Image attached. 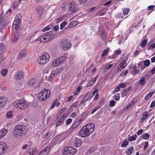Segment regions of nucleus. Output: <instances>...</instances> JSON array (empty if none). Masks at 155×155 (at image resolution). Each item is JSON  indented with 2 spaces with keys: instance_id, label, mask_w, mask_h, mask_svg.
I'll return each mask as SVG.
<instances>
[{
  "instance_id": "19",
  "label": "nucleus",
  "mask_w": 155,
  "mask_h": 155,
  "mask_svg": "<svg viewBox=\"0 0 155 155\" xmlns=\"http://www.w3.org/2000/svg\"><path fill=\"white\" fill-rule=\"evenodd\" d=\"M127 66L126 61L125 60H122L120 64L117 66L118 70L119 71L120 69H123Z\"/></svg>"
},
{
  "instance_id": "61",
  "label": "nucleus",
  "mask_w": 155,
  "mask_h": 155,
  "mask_svg": "<svg viewBox=\"0 0 155 155\" xmlns=\"http://www.w3.org/2000/svg\"><path fill=\"white\" fill-rule=\"evenodd\" d=\"M54 103V104L56 106V107H58L60 104V103L57 100Z\"/></svg>"
},
{
  "instance_id": "20",
  "label": "nucleus",
  "mask_w": 155,
  "mask_h": 155,
  "mask_svg": "<svg viewBox=\"0 0 155 155\" xmlns=\"http://www.w3.org/2000/svg\"><path fill=\"white\" fill-rule=\"evenodd\" d=\"M24 75V73L22 71H18L15 75V78L17 80L21 79L23 78Z\"/></svg>"
},
{
  "instance_id": "18",
  "label": "nucleus",
  "mask_w": 155,
  "mask_h": 155,
  "mask_svg": "<svg viewBox=\"0 0 155 155\" xmlns=\"http://www.w3.org/2000/svg\"><path fill=\"white\" fill-rule=\"evenodd\" d=\"M36 82L37 81L36 80L32 78L28 83V86L31 87H37Z\"/></svg>"
},
{
  "instance_id": "31",
  "label": "nucleus",
  "mask_w": 155,
  "mask_h": 155,
  "mask_svg": "<svg viewBox=\"0 0 155 155\" xmlns=\"http://www.w3.org/2000/svg\"><path fill=\"white\" fill-rule=\"evenodd\" d=\"M137 136L135 134L132 136H129L128 138V140L129 141H132L135 140L137 138Z\"/></svg>"
},
{
  "instance_id": "42",
  "label": "nucleus",
  "mask_w": 155,
  "mask_h": 155,
  "mask_svg": "<svg viewBox=\"0 0 155 155\" xmlns=\"http://www.w3.org/2000/svg\"><path fill=\"white\" fill-rule=\"evenodd\" d=\"M114 97L116 101H119L120 98V94L119 93L116 94L114 95Z\"/></svg>"
},
{
  "instance_id": "23",
  "label": "nucleus",
  "mask_w": 155,
  "mask_h": 155,
  "mask_svg": "<svg viewBox=\"0 0 155 155\" xmlns=\"http://www.w3.org/2000/svg\"><path fill=\"white\" fill-rule=\"evenodd\" d=\"M131 88L130 87H129L128 88L125 89L121 93V97H124L126 96L128 92L130 90Z\"/></svg>"
},
{
  "instance_id": "13",
  "label": "nucleus",
  "mask_w": 155,
  "mask_h": 155,
  "mask_svg": "<svg viewBox=\"0 0 155 155\" xmlns=\"http://www.w3.org/2000/svg\"><path fill=\"white\" fill-rule=\"evenodd\" d=\"M21 21L20 19H16L14 22L13 28H14L16 30L18 28L21 24Z\"/></svg>"
},
{
  "instance_id": "2",
  "label": "nucleus",
  "mask_w": 155,
  "mask_h": 155,
  "mask_svg": "<svg viewBox=\"0 0 155 155\" xmlns=\"http://www.w3.org/2000/svg\"><path fill=\"white\" fill-rule=\"evenodd\" d=\"M25 127L22 125H18L15 127L13 134L15 137L20 138L25 136L26 134Z\"/></svg>"
},
{
  "instance_id": "3",
  "label": "nucleus",
  "mask_w": 155,
  "mask_h": 155,
  "mask_svg": "<svg viewBox=\"0 0 155 155\" xmlns=\"http://www.w3.org/2000/svg\"><path fill=\"white\" fill-rule=\"evenodd\" d=\"M51 94L50 90L45 89L43 90L38 94V98L40 101H44L49 97Z\"/></svg>"
},
{
  "instance_id": "43",
  "label": "nucleus",
  "mask_w": 155,
  "mask_h": 155,
  "mask_svg": "<svg viewBox=\"0 0 155 155\" xmlns=\"http://www.w3.org/2000/svg\"><path fill=\"white\" fill-rule=\"evenodd\" d=\"M150 62L149 60L147 59L145 60L144 61V65L145 66L147 67L150 64Z\"/></svg>"
},
{
  "instance_id": "55",
  "label": "nucleus",
  "mask_w": 155,
  "mask_h": 155,
  "mask_svg": "<svg viewBox=\"0 0 155 155\" xmlns=\"http://www.w3.org/2000/svg\"><path fill=\"white\" fill-rule=\"evenodd\" d=\"M98 75H97L96 77L92 78L91 79V81L92 82H93V83H94V82L97 80V78L98 77Z\"/></svg>"
},
{
  "instance_id": "27",
  "label": "nucleus",
  "mask_w": 155,
  "mask_h": 155,
  "mask_svg": "<svg viewBox=\"0 0 155 155\" xmlns=\"http://www.w3.org/2000/svg\"><path fill=\"white\" fill-rule=\"evenodd\" d=\"M18 38L19 34L17 32L15 33L14 34V39L13 40H12L13 42L14 43L16 42Z\"/></svg>"
},
{
  "instance_id": "5",
  "label": "nucleus",
  "mask_w": 155,
  "mask_h": 155,
  "mask_svg": "<svg viewBox=\"0 0 155 155\" xmlns=\"http://www.w3.org/2000/svg\"><path fill=\"white\" fill-rule=\"evenodd\" d=\"M14 105L16 107L19 108L21 109H25L28 106V104L25 100L22 99L15 102Z\"/></svg>"
},
{
  "instance_id": "54",
  "label": "nucleus",
  "mask_w": 155,
  "mask_h": 155,
  "mask_svg": "<svg viewBox=\"0 0 155 155\" xmlns=\"http://www.w3.org/2000/svg\"><path fill=\"white\" fill-rule=\"evenodd\" d=\"M94 84L93 82H92L91 81H90L87 84V86L89 87L93 85Z\"/></svg>"
},
{
  "instance_id": "57",
  "label": "nucleus",
  "mask_w": 155,
  "mask_h": 155,
  "mask_svg": "<svg viewBox=\"0 0 155 155\" xmlns=\"http://www.w3.org/2000/svg\"><path fill=\"white\" fill-rule=\"evenodd\" d=\"M66 114H64L63 116L60 119L61 120V121L63 122L64 120L66 119Z\"/></svg>"
},
{
  "instance_id": "32",
  "label": "nucleus",
  "mask_w": 155,
  "mask_h": 155,
  "mask_svg": "<svg viewBox=\"0 0 155 155\" xmlns=\"http://www.w3.org/2000/svg\"><path fill=\"white\" fill-rule=\"evenodd\" d=\"M6 116L8 119H11L12 117V113L11 111H8L6 114Z\"/></svg>"
},
{
  "instance_id": "63",
  "label": "nucleus",
  "mask_w": 155,
  "mask_h": 155,
  "mask_svg": "<svg viewBox=\"0 0 155 155\" xmlns=\"http://www.w3.org/2000/svg\"><path fill=\"white\" fill-rule=\"evenodd\" d=\"M78 104V101H77L74 103L72 105V106H73L74 107H77V105Z\"/></svg>"
},
{
  "instance_id": "29",
  "label": "nucleus",
  "mask_w": 155,
  "mask_h": 155,
  "mask_svg": "<svg viewBox=\"0 0 155 155\" xmlns=\"http://www.w3.org/2000/svg\"><path fill=\"white\" fill-rule=\"evenodd\" d=\"M155 91L154 90H153L152 92L148 94L145 97V100L148 99L150 97L152 96V95L155 93Z\"/></svg>"
},
{
  "instance_id": "58",
  "label": "nucleus",
  "mask_w": 155,
  "mask_h": 155,
  "mask_svg": "<svg viewBox=\"0 0 155 155\" xmlns=\"http://www.w3.org/2000/svg\"><path fill=\"white\" fill-rule=\"evenodd\" d=\"M155 7V6L154 5H150L149 6L147 7V10L148 11L150 10L153 9V8Z\"/></svg>"
},
{
  "instance_id": "38",
  "label": "nucleus",
  "mask_w": 155,
  "mask_h": 155,
  "mask_svg": "<svg viewBox=\"0 0 155 155\" xmlns=\"http://www.w3.org/2000/svg\"><path fill=\"white\" fill-rule=\"evenodd\" d=\"M5 24L4 21L2 19V17L1 15H0V26H2Z\"/></svg>"
},
{
  "instance_id": "40",
  "label": "nucleus",
  "mask_w": 155,
  "mask_h": 155,
  "mask_svg": "<svg viewBox=\"0 0 155 155\" xmlns=\"http://www.w3.org/2000/svg\"><path fill=\"white\" fill-rule=\"evenodd\" d=\"M8 72V70L6 69L2 70L1 71V73L2 75L5 76L7 74Z\"/></svg>"
},
{
  "instance_id": "36",
  "label": "nucleus",
  "mask_w": 155,
  "mask_h": 155,
  "mask_svg": "<svg viewBox=\"0 0 155 155\" xmlns=\"http://www.w3.org/2000/svg\"><path fill=\"white\" fill-rule=\"evenodd\" d=\"M121 53V51L119 50H116L115 51V53L114 54L112 55L111 56H109V58H113L114 57V55L116 54L117 55H118L119 54H120Z\"/></svg>"
},
{
  "instance_id": "11",
  "label": "nucleus",
  "mask_w": 155,
  "mask_h": 155,
  "mask_svg": "<svg viewBox=\"0 0 155 155\" xmlns=\"http://www.w3.org/2000/svg\"><path fill=\"white\" fill-rule=\"evenodd\" d=\"M82 119L81 117L77 118L72 126V127L75 129L78 127L81 123Z\"/></svg>"
},
{
  "instance_id": "47",
  "label": "nucleus",
  "mask_w": 155,
  "mask_h": 155,
  "mask_svg": "<svg viewBox=\"0 0 155 155\" xmlns=\"http://www.w3.org/2000/svg\"><path fill=\"white\" fill-rule=\"evenodd\" d=\"M65 18V16L63 15L62 17L59 18L56 20V22H58L61 20H63Z\"/></svg>"
},
{
  "instance_id": "17",
  "label": "nucleus",
  "mask_w": 155,
  "mask_h": 155,
  "mask_svg": "<svg viewBox=\"0 0 155 155\" xmlns=\"http://www.w3.org/2000/svg\"><path fill=\"white\" fill-rule=\"evenodd\" d=\"M131 73L134 74L135 75L138 74L139 72V70L137 69V67L135 65H133L132 67L130 68Z\"/></svg>"
},
{
  "instance_id": "35",
  "label": "nucleus",
  "mask_w": 155,
  "mask_h": 155,
  "mask_svg": "<svg viewBox=\"0 0 155 155\" xmlns=\"http://www.w3.org/2000/svg\"><path fill=\"white\" fill-rule=\"evenodd\" d=\"M123 13L124 15H127L130 11V9L127 8H125L122 9Z\"/></svg>"
},
{
  "instance_id": "15",
  "label": "nucleus",
  "mask_w": 155,
  "mask_h": 155,
  "mask_svg": "<svg viewBox=\"0 0 155 155\" xmlns=\"http://www.w3.org/2000/svg\"><path fill=\"white\" fill-rule=\"evenodd\" d=\"M7 100V98L6 97L3 96L0 97V108L2 107L5 105Z\"/></svg>"
},
{
  "instance_id": "10",
  "label": "nucleus",
  "mask_w": 155,
  "mask_h": 155,
  "mask_svg": "<svg viewBox=\"0 0 155 155\" xmlns=\"http://www.w3.org/2000/svg\"><path fill=\"white\" fill-rule=\"evenodd\" d=\"M50 146H48L41 150L38 155H48L50 151Z\"/></svg>"
},
{
  "instance_id": "9",
  "label": "nucleus",
  "mask_w": 155,
  "mask_h": 155,
  "mask_svg": "<svg viewBox=\"0 0 155 155\" xmlns=\"http://www.w3.org/2000/svg\"><path fill=\"white\" fill-rule=\"evenodd\" d=\"M92 97V96H91L90 93H87L81 100L79 104V106H81L83 104L85 105L86 102L88 100H90Z\"/></svg>"
},
{
  "instance_id": "34",
  "label": "nucleus",
  "mask_w": 155,
  "mask_h": 155,
  "mask_svg": "<svg viewBox=\"0 0 155 155\" xmlns=\"http://www.w3.org/2000/svg\"><path fill=\"white\" fill-rule=\"evenodd\" d=\"M36 151V150L34 148H31L28 150V152L29 154L33 155Z\"/></svg>"
},
{
  "instance_id": "12",
  "label": "nucleus",
  "mask_w": 155,
  "mask_h": 155,
  "mask_svg": "<svg viewBox=\"0 0 155 155\" xmlns=\"http://www.w3.org/2000/svg\"><path fill=\"white\" fill-rule=\"evenodd\" d=\"M7 148L6 143L3 142H0V155L4 153Z\"/></svg>"
},
{
  "instance_id": "6",
  "label": "nucleus",
  "mask_w": 155,
  "mask_h": 155,
  "mask_svg": "<svg viewBox=\"0 0 155 155\" xmlns=\"http://www.w3.org/2000/svg\"><path fill=\"white\" fill-rule=\"evenodd\" d=\"M49 58V55L46 53H44L38 59V63L41 64H44L47 62Z\"/></svg>"
},
{
  "instance_id": "56",
  "label": "nucleus",
  "mask_w": 155,
  "mask_h": 155,
  "mask_svg": "<svg viewBox=\"0 0 155 155\" xmlns=\"http://www.w3.org/2000/svg\"><path fill=\"white\" fill-rule=\"evenodd\" d=\"M112 2V0H110L107 2L105 3L104 5V6H108L109 5H110L111 2Z\"/></svg>"
},
{
  "instance_id": "22",
  "label": "nucleus",
  "mask_w": 155,
  "mask_h": 155,
  "mask_svg": "<svg viewBox=\"0 0 155 155\" xmlns=\"http://www.w3.org/2000/svg\"><path fill=\"white\" fill-rule=\"evenodd\" d=\"M26 50L25 49L22 50L19 53V54L17 56V58L19 59L22 57H24L26 56Z\"/></svg>"
},
{
  "instance_id": "39",
  "label": "nucleus",
  "mask_w": 155,
  "mask_h": 155,
  "mask_svg": "<svg viewBox=\"0 0 155 155\" xmlns=\"http://www.w3.org/2000/svg\"><path fill=\"white\" fill-rule=\"evenodd\" d=\"M149 137V135L147 133H145L143 134L142 136V138L143 139L147 140L148 139Z\"/></svg>"
},
{
  "instance_id": "51",
  "label": "nucleus",
  "mask_w": 155,
  "mask_h": 155,
  "mask_svg": "<svg viewBox=\"0 0 155 155\" xmlns=\"http://www.w3.org/2000/svg\"><path fill=\"white\" fill-rule=\"evenodd\" d=\"M72 120L71 119L69 118L66 121V124L67 125H69L71 122Z\"/></svg>"
},
{
  "instance_id": "41",
  "label": "nucleus",
  "mask_w": 155,
  "mask_h": 155,
  "mask_svg": "<svg viewBox=\"0 0 155 155\" xmlns=\"http://www.w3.org/2000/svg\"><path fill=\"white\" fill-rule=\"evenodd\" d=\"M147 41L146 39L143 40L141 43L140 46L142 48L144 47L147 44Z\"/></svg>"
},
{
  "instance_id": "7",
  "label": "nucleus",
  "mask_w": 155,
  "mask_h": 155,
  "mask_svg": "<svg viewBox=\"0 0 155 155\" xmlns=\"http://www.w3.org/2000/svg\"><path fill=\"white\" fill-rule=\"evenodd\" d=\"M61 45L64 51L68 50L71 47V45L70 40L66 39L63 40Z\"/></svg>"
},
{
  "instance_id": "45",
  "label": "nucleus",
  "mask_w": 155,
  "mask_h": 155,
  "mask_svg": "<svg viewBox=\"0 0 155 155\" xmlns=\"http://www.w3.org/2000/svg\"><path fill=\"white\" fill-rule=\"evenodd\" d=\"M116 102L114 100H112L110 101L109 105L110 106L113 107L116 104Z\"/></svg>"
},
{
  "instance_id": "8",
  "label": "nucleus",
  "mask_w": 155,
  "mask_h": 155,
  "mask_svg": "<svg viewBox=\"0 0 155 155\" xmlns=\"http://www.w3.org/2000/svg\"><path fill=\"white\" fill-rule=\"evenodd\" d=\"M64 151L66 155H74L76 153L77 150L72 147H65L64 148Z\"/></svg>"
},
{
  "instance_id": "60",
  "label": "nucleus",
  "mask_w": 155,
  "mask_h": 155,
  "mask_svg": "<svg viewBox=\"0 0 155 155\" xmlns=\"http://www.w3.org/2000/svg\"><path fill=\"white\" fill-rule=\"evenodd\" d=\"M100 107V106H99V107H96L92 111L91 114H92L94 113Z\"/></svg>"
},
{
  "instance_id": "62",
  "label": "nucleus",
  "mask_w": 155,
  "mask_h": 155,
  "mask_svg": "<svg viewBox=\"0 0 155 155\" xmlns=\"http://www.w3.org/2000/svg\"><path fill=\"white\" fill-rule=\"evenodd\" d=\"M74 96H71L68 98L67 101L68 102H70L73 99Z\"/></svg>"
},
{
  "instance_id": "16",
  "label": "nucleus",
  "mask_w": 155,
  "mask_h": 155,
  "mask_svg": "<svg viewBox=\"0 0 155 155\" xmlns=\"http://www.w3.org/2000/svg\"><path fill=\"white\" fill-rule=\"evenodd\" d=\"M74 142V145L76 147H78L81 144L82 141L80 138L75 137Z\"/></svg>"
},
{
  "instance_id": "26",
  "label": "nucleus",
  "mask_w": 155,
  "mask_h": 155,
  "mask_svg": "<svg viewBox=\"0 0 155 155\" xmlns=\"http://www.w3.org/2000/svg\"><path fill=\"white\" fill-rule=\"evenodd\" d=\"M60 64H62L66 59V57L65 56H62L59 58H58Z\"/></svg>"
},
{
  "instance_id": "50",
  "label": "nucleus",
  "mask_w": 155,
  "mask_h": 155,
  "mask_svg": "<svg viewBox=\"0 0 155 155\" xmlns=\"http://www.w3.org/2000/svg\"><path fill=\"white\" fill-rule=\"evenodd\" d=\"M63 122L59 119V120L56 123V127H58L60 126Z\"/></svg>"
},
{
  "instance_id": "25",
  "label": "nucleus",
  "mask_w": 155,
  "mask_h": 155,
  "mask_svg": "<svg viewBox=\"0 0 155 155\" xmlns=\"http://www.w3.org/2000/svg\"><path fill=\"white\" fill-rule=\"evenodd\" d=\"M133 150V147H130L129 148L127 149L126 151V153L127 154L130 155L132 153Z\"/></svg>"
},
{
  "instance_id": "28",
  "label": "nucleus",
  "mask_w": 155,
  "mask_h": 155,
  "mask_svg": "<svg viewBox=\"0 0 155 155\" xmlns=\"http://www.w3.org/2000/svg\"><path fill=\"white\" fill-rule=\"evenodd\" d=\"M52 64L54 66H58L60 64H61L58 58H57L56 60H54L53 61Z\"/></svg>"
},
{
  "instance_id": "46",
  "label": "nucleus",
  "mask_w": 155,
  "mask_h": 155,
  "mask_svg": "<svg viewBox=\"0 0 155 155\" xmlns=\"http://www.w3.org/2000/svg\"><path fill=\"white\" fill-rule=\"evenodd\" d=\"M148 116V113L147 112H145L143 114L142 118L144 120L146 119Z\"/></svg>"
},
{
  "instance_id": "14",
  "label": "nucleus",
  "mask_w": 155,
  "mask_h": 155,
  "mask_svg": "<svg viewBox=\"0 0 155 155\" xmlns=\"http://www.w3.org/2000/svg\"><path fill=\"white\" fill-rule=\"evenodd\" d=\"M148 76V74H146L144 76H143L140 78V80L138 81V83L140 85L143 86L147 82L146 78Z\"/></svg>"
},
{
  "instance_id": "64",
  "label": "nucleus",
  "mask_w": 155,
  "mask_h": 155,
  "mask_svg": "<svg viewBox=\"0 0 155 155\" xmlns=\"http://www.w3.org/2000/svg\"><path fill=\"white\" fill-rule=\"evenodd\" d=\"M155 105V101H152L151 102V104L150 105V107H153Z\"/></svg>"
},
{
  "instance_id": "44",
  "label": "nucleus",
  "mask_w": 155,
  "mask_h": 155,
  "mask_svg": "<svg viewBox=\"0 0 155 155\" xmlns=\"http://www.w3.org/2000/svg\"><path fill=\"white\" fill-rule=\"evenodd\" d=\"M67 24V22L66 21H64L60 25V29H62L64 28L65 26Z\"/></svg>"
},
{
  "instance_id": "21",
  "label": "nucleus",
  "mask_w": 155,
  "mask_h": 155,
  "mask_svg": "<svg viewBox=\"0 0 155 155\" xmlns=\"http://www.w3.org/2000/svg\"><path fill=\"white\" fill-rule=\"evenodd\" d=\"M75 4L74 3H71L68 6V9L70 11H72L73 13L77 12L78 10L75 9Z\"/></svg>"
},
{
  "instance_id": "52",
  "label": "nucleus",
  "mask_w": 155,
  "mask_h": 155,
  "mask_svg": "<svg viewBox=\"0 0 155 155\" xmlns=\"http://www.w3.org/2000/svg\"><path fill=\"white\" fill-rule=\"evenodd\" d=\"M126 84L125 83H122L120 84L119 85L120 88H123L126 86Z\"/></svg>"
},
{
  "instance_id": "53",
  "label": "nucleus",
  "mask_w": 155,
  "mask_h": 155,
  "mask_svg": "<svg viewBox=\"0 0 155 155\" xmlns=\"http://www.w3.org/2000/svg\"><path fill=\"white\" fill-rule=\"evenodd\" d=\"M120 87L118 85L117 87L115 88L114 91L113 92V93L114 94L116 92L118 91L120 89Z\"/></svg>"
},
{
  "instance_id": "24",
  "label": "nucleus",
  "mask_w": 155,
  "mask_h": 155,
  "mask_svg": "<svg viewBox=\"0 0 155 155\" xmlns=\"http://www.w3.org/2000/svg\"><path fill=\"white\" fill-rule=\"evenodd\" d=\"M63 69L61 68H58V69H56L55 71H52L53 73H54L56 75L58 74H59L61 72H62Z\"/></svg>"
},
{
  "instance_id": "59",
  "label": "nucleus",
  "mask_w": 155,
  "mask_h": 155,
  "mask_svg": "<svg viewBox=\"0 0 155 155\" xmlns=\"http://www.w3.org/2000/svg\"><path fill=\"white\" fill-rule=\"evenodd\" d=\"M142 62H140V63H139L138 64V66L139 67H140V66L141 67L142 69H143L146 67V66H142Z\"/></svg>"
},
{
  "instance_id": "4",
  "label": "nucleus",
  "mask_w": 155,
  "mask_h": 155,
  "mask_svg": "<svg viewBox=\"0 0 155 155\" xmlns=\"http://www.w3.org/2000/svg\"><path fill=\"white\" fill-rule=\"evenodd\" d=\"M52 31L46 33V34L39 37L37 40L42 42H47L53 39L54 36L52 35Z\"/></svg>"
},
{
  "instance_id": "49",
  "label": "nucleus",
  "mask_w": 155,
  "mask_h": 155,
  "mask_svg": "<svg viewBox=\"0 0 155 155\" xmlns=\"http://www.w3.org/2000/svg\"><path fill=\"white\" fill-rule=\"evenodd\" d=\"M95 150V149L93 147H91L90 148L88 151L87 152L89 154H91L93 153V152H94Z\"/></svg>"
},
{
  "instance_id": "33",
  "label": "nucleus",
  "mask_w": 155,
  "mask_h": 155,
  "mask_svg": "<svg viewBox=\"0 0 155 155\" xmlns=\"http://www.w3.org/2000/svg\"><path fill=\"white\" fill-rule=\"evenodd\" d=\"M55 75L54 73L52 72L51 75L48 77V80L50 81H52L55 78Z\"/></svg>"
},
{
  "instance_id": "37",
  "label": "nucleus",
  "mask_w": 155,
  "mask_h": 155,
  "mask_svg": "<svg viewBox=\"0 0 155 155\" xmlns=\"http://www.w3.org/2000/svg\"><path fill=\"white\" fill-rule=\"evenodd\" d=\"M128 142L127 140H125L124 141L123 143H122L121 146L122 147H125L128 145Z\"/></svg>"
},
{
  "instance_id": "30",
  "label": "nucleus",
  "mask_w": 155,
  "mask_h": 155,
  "mask_svg": "<svg viewBox=\"0 0 155 155\" xmlns=\"http://www.w3.org/2000/svg\"><path fill=\"white\" fill-rule=\"evenodd\" d=\"M7 132V130L5 129H2L0 130V136L2 137Z\"/></svg>"
},
{
  "instance_id": "1",
  "label": "nucleus",
  "mask_w": 155,
  "mask_h": 155,
  "mask_svg": "<svg viewBox=\"0 0 155 155\" xmlns=\"http://www.w3.org/2000/svg\"><path fill=\"white\" fill-rule=\"evenodd\" d=\"M94 125L93 124H89L84 126L80 130L79 135L82 137H86L90 135L94 130Z\"/></svg>"
},
{
  "instance_id": "48",
  "label": "nucleus",
  "mask_w": 155,
  "mask_h": 155,
  "mask_svg": "<svg viewBox=\"0 0 155 155\" xmlns=\"http://www.w3.org/2000/svg\"><path fill=\"white\" fill-rule=\"evenodd\" d=\"M155 48V43L150 45L147 49L148 50H150Z\"/></svg>"
}]
</instances>
